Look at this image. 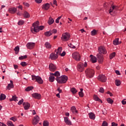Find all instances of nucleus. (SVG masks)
Instances as JSON below:
<instances>
[{
  "label": "nucleus",
  "instance_id": "obj_1",
  "mask_svg": "<svg viewBox=\"0 0 126 126\" xmlns=\"http://www.w3.org/2000/svg\"><path fill=\"white\" fill-rule=\"evenodd\" d=\"M39 21H36L35 22L32 24V27L31 28V31L33 34L35 33H38L39 32L38 27H39Z\"/></svg>",
  "mask_w": 126,
  "mask_h": 126
},
{
  "label": "nucleus",
  "instance_id": "obj_2",
  "mask_svg": "<svg viewBox=\"0 0 126 126\" xmlns=\"http://www.w3.org/2000/svg\"><path fill=\"white\" fill-rule=\"evenodd\" d=\"M55 79L60 84H63L66 83V81L68 80V78L65 75H62L61 77H56Z\"/></svg>",
  "mask_w": 126,
  "mask_h": 126
},
{
  "label": "nucleus",
  "instance_id": "obj_3",
  "mask_svg": "<svg viewBox=\"0 0 126 126\" xmlns=\"http://www.w3.org/2000/svg\"><path fill=\"white\" fill-rule=\"evenodd\" d=\"M85 73L88 78H92L95 74V71L93 69L88 68L85 70Z\"/></svg>",
  "mask_w": 126,
  "mask_h": 126
},
{
  "label": "nucleus",
  "instance_id": "obj_4",
  "mask_svg": "<svg viewBox=\"0 0 126 126\" xmlns=\"http://www.w3.org/2000/svg\"><path fill=\"white\" fill-rule=\"evenodd\" d=\"M32 79L33 81L35 80L38 84H43L44 81L42 79V78L39 76L32 75Z\"/></svg>",
  "mask_w": 126,
  "mask_h": 126
},
{
  "label": "nucleus",
  "instance_id": "obj_5",
  "mask_svg": "<svg viewBox=\"0 0 126 126\" xmlns=\"http://www.w3.org/2000/svg\"><path fill=\"white\" fill-rule=\"evenodd\" d=\"M87 63H79L77 65V69L79 72L84 71L85 67H87Z\"/></svg>",
  "mask_w": 126,
  "mask_h": 126
},
{
  "label": "nucleus",
  "instance_id": "obj_6",
  "mask_svg": "<svg viewBox=\"0 0 126 126\" xmlns=\"http://www.w3.org/2000/svg\"><path fill=\"white\" fill-rule=\"evenodd\" d=\"M70 38V34L68 32H65L62 34V37H61V39L62 41H68L69 40V38Z\"/></svg>",
  "mask_w": 126,
  "mask_h": 126
},
{
  "label": "nucleus",
  "instance_id": "obj_7",
  "mask_svg": "<svg viewBox=\"0 0 126 126\" xmlns=\"http://www.w3.org/2000/svg\"><path fill=\"white\" fill-rule=\"evenodd\" d=\"M119 8V7L116 5H111V7L109 9V13L111 14V15H112L113 16H115V15H114V11H116Z\"/></svg>",
  "mask_w": 126,
  "mask_h": 126
},
{
  "label": "nucleus",
  "instance_id": "obj_8",
  "mask_svg": "<svg viewBox=\"0 0 126 126\" xmlns=\"http://www.w3.org/2000/svg\"><path fill=\"white\" fill-rule=\"evenodd\" d=\"M72 58L74 60H75L77 62H80V54L77 52H75L72 54Z\"/></svg>",
  "mask_w": 126,
  "mask_h": 126
},
{
  "label": "nucleus",
  "instance_id": "obj_9",
  "mask_svg": "<svg viewBox=\"0 0 126 126\" xmlns=\"http://www.w3.org/2000/svg\"><path fill=\"white\" fill-rule=\"evenodd\" d=\"M97 79L99 81H100V82H106V81H107V77H106L105 75L103 74L98 76Z\"/></svg>",
  "mask_w": 126,
  "mask_h": 126
},
{
  "label": "nucleus",
  "instance_id": "obj_10",
  "mask_svg": "<svg viewBox=\"0 0 126 126\" xmlns=\"http://www.w3.org/2000/svg\"><path fill=\"white\" fill-rule=\"evenodd\" d=\"M99 54H103V55H106L107 54V50H106V48L104 46H100L98 49Z\"/></svg>",
  "mask_w": 126,
  "mask_h": 126
},
{
  "label": "nucleus",
  "instance_id": "obj_11",
  "mask_svg": "<svg viewBox=\"0 0 126 126\" xmlns=\"http://www.w3.org/2000/svg\"><path fill=\"white\" fill-rule=\"evenodd\" d=\"M96 57V59L98 63H103L104 61V57H103V55L100 53H98L97 54Z\"/></svg>",
  "mask_w": 126,
  "mask_h": 126
},
{
  "label": "nucleus",
  "instance_id": "obj_12",
  "mask_svg": "<svg viewBox=\"0 0 126 126\" xmlns=\"http://www.w3.org/2000/svg\"><path fill=\"white\" fill-rule=\"evenodd\" d=\"M39 121H40V117L38 115H36L32 120V125L36 126L39 123Z\"/></svg>",
  "mask_w": 126,
  "mask_h": 126
},
{
  "label": "nucleus",
  "instance_id": "obj_13",
  "mask_svg": "<svg viewBox=\"0 0 126 126\" xmlns=\"http://www.w3.org/2000/svg\"><path fill=\"white\" fill-rule=\"evenodd\" d=\"M59 58V55L56 53H52L50 55L49 59L52 61H55Z\"/></svg>",
  "mask_w": 126,
  "mask_h": 126
},
{
  "label": "nucleus",
  "instance_id": "obj_14",
  "mask_svg": "<svg viewBox=\"0 0 126 126\" xmlns=\"http://www.w3.org/2000/svg\"><path fill=\"white\" fill-rule=\"evenodd\" d=\"M27 49L29 50H32L35 47V43L34 42H28L26 45Z\"/></svg>",
  "mask_w": 126,
  "mask_h": 126
},
{
  "label": "nucleus",
  "instance_id": "obj_15",
  "mask_svg": "<svg viewBox=\"0 0 126 126\" xmlns=\"http://www.w3.org/2000/svg\"><path fill=\"white\" fill-rule=\"evenodd\" d=\"M90 58H91L90 62H91L92 63H97V58L96 57L93 56V55H91Z\"/></svg>",
  "mask_w": 126,
  "mask_h": 126
},
{
  "label": "nucleus",
  "instance_id": "obj_16",
  "mask_svg": "<svg viewBox=\"0 0 126 126\" xmlns=\"http://www.w3.org/2000/svg\"><path fill=\"white\" fill-rule=\"evenodd\" d=\"M10 83L8 84L6 87L7 90H10V89H12L14 88V86L13 85V82L12 80L10 81Z\"/></svg>",
  "mask_w": 126,
  "mask_h": 126
},
{
  "label": "nucleus",
  "instance_id": "obj_17",
  "mask_svg": "<svg viewBox=\"0 0 126 126\" xmlns=\"http://www.w3.org/2000/svg\"><path fill=\"white\" fill-rule=\"evenodd\" d=\"M49 69L50 71H55L57 69V66H56V65L53 63H50L49 64Z\"/></svg>",
  "mask_w": 126,
  "mask_h": 126
},
{
  "label": "nucleus",
  "instance_id": "obj_18",
  "mask_svg": "<svg viewBox=\"0 0 126 126\" xmlns=\"http://www.w3.org/2000/svg\"><path fill=\"white\" fill-rule=\"evenodd\" d=\"M32 97L34 98V99H37L38 100H40L41 99V94L38 93H34L32 94Z\"/></svg>",
  "mask_w": 126,
  "mask_h": 126
},
{
  "label": "nucleus",
  "instance_id": "obj_19",
  "mask_svg": "<svg viewBox=\"0 0 126 126\" xmlns=\"http://www.w3.org/2000/svg\"><path fill=\"white\" fill-rule=\"evenodd\" d=\"M42 8L44 10H49L50 9V3H46L43 4Z\"/></svg>",
  "mask_w": 126,
  "mask_h": 126
},
{
  "label": "nucleus",
  "instance_id": "obj_20",
  "mask_svg": "<svg viewBox=\"0 0 126 126\" xmlns=\"http://www.w3.org/2000/svg\"><path fill=\"white\" fill-rule=\"evenodd\" d=\"M8 11L10 13L12 14H14L17 11V8L16 7H11L9 8Z\"/></svg>",
  "mask_w": 126,
  "mask_h": 126
},
{
  "label": "nucleus",
  "instance_id": "obj_21",
  "mask_svg": "<svg viewBox=\"0 0 126 126\" xmlns=\"http://www.w3.org/2000/svg\"><path fill=\"white\" fill-rule=\"evenodd\" d=\"M64 123L66 124V125H67L68 126H71V125H72L71 121H70V120H68V118L64 117Z\"/></svg>",
  "mask_w": 126,
  "mask_h": 126
},
{
  "label": "nucleus",
  "instance_id": "obj_22",
  "mask_svg": "<svg viewBox=\"0 0 126 126\" xmlns=\"http://www.w3.org/2000/svg\"><path fill=\"white\" fill-rule=\"evenodd\" d=\"M23 105L25 110H28L30 108V103L28 102H23Z\"/></svg>",
  "mask_w": 126,
  "mask_h": 126
},
{
  "label": "nucleus",
  "instance_id": "obj_23",
  "mask_svg": "<svg viewBox=\"0 0 126 126\" xmlns=\"http://www.w3.org/2000/svg\"><path fill=\"white\" fill-rule=\"evenodd\" d=\"M70 111L72 112V114H78V111L76 110L75 106H72L70 108Z\"/></svg>",
  "mask_w": 126,
  "mask_h": 126
},
{
  "label": "nucleus",
  "instance_id": "obj_24",
  "mask_svg": "<svg viewBox=\"0 0 126 126\" xmlns=\"http://www.w3.org/2000/svg\"><path fill=\"white\" fill-rule=\"evenodd\" d=\"M94 101H98L100 103H103V102L102 101V100L100 99V98H99V97H98V95L96 94H94Z\"/></svg>",
  "mask_w": 126,
  "mask_h": 126
},
{
  "label": "nucleus",
  "instance_id": "obj_25",
  "mask_svg": "<svg viewBox=\"0 0 126 126\" xmlns=\"http://www.w3.org/2000/svg\"><path fill=\"white\" fill-rule=\"evenodd\" d=\"M23 15L25 18H30V14L26 11H24Z\"/></svg>",
  "mask_w": 126,
  "mask_h": 126
},
{
  "label": "nucleus",
  "instance_id": "obj_26",
  "mask_svg": "<svg viewBox=\"0 0 126 126\" xmlns=\"http://www.w3.org/2000/svg\"><path fill=\"white\" fill-rule=\"evenodd\" d=\"M89 117L91 120H95V114L92 112L89 113Z\"/></svg>",
  "mask_w": 126,
  "mask_h": 126
},
{
  "label": "nucleus",
  "instance_id": "obj_27",
  "mask_svg": "<svg viewBox=\"0 0 126 126\" xmlns=\"http://www.w3.org/2000/svg\"><path fill=\"white\" fill-rule=\"evenodd\" d=\"M54 22H55V20H54V19H53L52 17H50L48 19V21L47 22L49 25H52V24H53V23H54Z\"/></svg>",
  "mask_w": 126,
  "mask_h": 126
},
{
  "label": "nucleus",
  "instance_id": "obj_28",
  "mask_svg": "<svg viewBox=\"0 0 126 126\" xmlns=\"http://www.w3.org/2000/svg\"><path fill=\"white\" fill-rule=\"evenodd\" d=\"M18 97H17L16 95H13L12 97L9 99V101L10 102H12V101H15V102H16V101H18Z\"/></svg>",
  "mask_w": 126,
  "mask_h": 126
},
{
  "label": "nucleus",
  "instance_id": "obj_29",
  "mask_svg": "<svg viewBox=\"0 0 126 126\" xmlns=\"http://www.w3.org/2000/svg\"><path fill=\"white\" fill-rule=\"evenodd\" d=\"M19 50H20L19 46H17L15 47V48L14 49V51H15L16 55H18L19 53Z\"/></svg>",
  "mask_w": 126,
  "mask_h": 126
},
{
  "label": "nucleus",
  "instance_id": "obj_30",
  "mask_svg": "<svg viewBox=\"0 0 126 126\" xmlns=\"http://www.w3.org/2000/svg\"><path fill=\"white\" fill-rule=\"evenodd\" d=\"M121 43L119 42V38H116L114 41H113V45H115V46H117V45H120Z\"/></svg>",
  "mask_w": 126,
  "mask_h": 126
},
{
  "label": "nucleus",
  "instance_id": "obj_31",
  "mask_svg": "<svg viewBox=\"0 0 126 126\" xmlns=\"http://www.w3.org/2000/svg\"><path fill=\"white\" fill-rule=\"evenodd\" d=\"M62 51H63V47H58L56 54H58V55L61 54V53H62Z\"/></svg>",
  "mask_w": 126,
  "mask_h": 126
},
{
  "label": "nucleus",
  "instance_id": "obj_32",
  "mask_svg": "<svg viewBox=\"0 0 126 126\" xmlns=\"http://www.w3.org/2000/svg\"><path fill=\"white\" fill-rule=\"evenodd\" d=\"M121 84H122L121 80L118 79L115 80V85H116V86H120Z\"/></svg>",
  "mask_w": 126,
  "mask_h": 126
},
{
  "label": "nucleus",
  "instance_id": "obj_33",
  "mask_svg": "<svg viewBox=\"0 0 126 126\" xmlns=\"http://www.w3.org/2000/svg\"><path fill=\"white\" fill-rule=\"evenodd\" d=\"M45 46L47 48V49H51L52 48V46L50 44V43L47 42L45 43Z\"/></svg>",
  "mask_w": 126,
  "mask_h": 126
},
{
  "label": "nucleus",
  "instance_id": "obj_34",
  "mask_svg": "<svg viewBox=\"0 0 126 126\" xmlns=\"http://www.w3.org/2000/svg\"><path fill=\"white\" fill-rule=\"evenodd\" d=\"M44 35H45V36H46V37H50V36H52V33L50 31L46 32L44 33Z\"/></svg>",
  "mask_w": 126,
  "mask_h": 126
},
{
  "label": "nucleus",
  "instance_id": "obj_35",
  "mask_svg": "<svg viewBox=\"0 0 126 126\" xmlns=\"http://www.w3.org/2000/svg\"><path fill=\"white\" fill-rule=\"evenodd\" d=\"M5 98H6L5 94H1L0 95V101H2V100H4Z\"/></svg>",
  "mask_w": 126,
  "mask_h": 126
},
{
  "label": "nucleus",
  "instance_id": "obj_36",
  "mask_svg": "<svg viewBox=\"0 0 126 126\" xmlns=\"http://www.w3.org/2000/svg\"><path fill=\"white\" fill-rule=\"evenodd\" d=\"M50 82H54L55 81V77L54 76H50L49 77Z\"/></svg>",
  "mask_w": 126,
  "mask_h": 126
},
{
  "label": "nucleus",
  "instance_id": "obj_37",
  "mask_svg": "<svg viewBox=\"0 0 126 126\" xmlns=\"http://www.w3.org/2000/svg\"><path fill=\"white\" fill-rule=\"evenodd\" d=\"M97 31H96V30H93L91 33L92 36H95V35H97Z\"/></svg>",
  "mask_w": 126,
  "mask_h": 126
},
{
  "label": "nucleus",
  "instance_id": "obj_38",
  "mask_svg": "<svg viewBox=\"0 0 126 126\" xmlns=\"http://www.w3.org/2000/svg\"><path fill=\"white\" fill-rule=\"evenodd\" d=\"M70 91L73 94H75V93L77 92V90H76V89H75V88H72L70 89Z\"/></svg>",
  "mask_w": 126,
  "mask_h": 126
},
{
  "label": "nucleus",
  "instance_id": "obj_39",
  "mask_svg": "<svg viewBox=\"0 0 126 126\" xmlns=\"http://www.w3.org/2000/svg\"><path fill=\"white\" fill-rule=\"evenodd\" d=\"M34 88L32 86L31 87H28L26 89H25V91H26L27 92H28L29 91H31V90H32V89H33Z\"/></svg>",
  "mask_w": 126,
  "mask_h": 126
},
{
  "label": "nucleus",
  "instance_id": "obj_40",
  "mask_svg": "<svg viewBox=\"0 0 126 126\" xmlns=\"http://www.w3.org/2000/svg\"><path fill=\"white\" fill-rule=\"evenodd\" d=\"M115 56H116V53L115 52L112 53L109 56L110 59L112 60V59H113V58H115Z\"/></svg>",
  "mask_w": 126,
  "mask_h": 126
},
{
  "label": "nucleus",
  "instance_id": "obj_41",
  "mask_svg": "<svg viewBox=\"0 0 126 126\" xmlns=\"http://www.w3.org/2000/svg\"><path fill=\"white\" fill-rule=\"evenodd\" d=\"M26 59H27V55H25V56H21L20 57H19V60H26Z\"/></svg>",
  "mask_w": 126,
  "mask_h": 126
},
{
  "label": "nucleus",
  "instance_id": "obj_42",
  "mask_svg": "<svg viewBox=\"0 0 126 126\" xmlns=\"http://www.w3.org/2000/svg\"><path fill=\"white\" fill-rule=\"evenodd\" d=\"M107 101L108 102V103H109V104H113V103H114V101L113 100V99H112L111 98H108L107 99Z\"/></svg>",
  "mask_w": 126,
  "mask_h": 126
},
{
  "label": "nucleus",
  "instance_id": "obj_43",
  "mask_svg": "<svg viewBox=\"0 0 126 126\" xmlns=\"http://www.w3.org/2000/svg\"><path fill=\"white\" fill-rule=\"evenodd\" d=\"M10 121H13V122H16L17 121V117L14 116L10 118Z\"/></svg>",
  "mask_w": 126,
  "mask_h": 126
},
{
  "label": "nucleus",
  "instance_id": "obj_44",
  "mask_svg": "<svg viewBox=\"0 0 126 126\" xmlns=\"http://www.w3.org/2000/svg\"><path fill=\"white\" fill-rule=\"evenodd\" d=\"M58 32L56 29H53L52 31H50V33H51V35L53 34H56Z\"/></svg>",
  "mask_w": 126,
  "mask_h": 126
},
{
  "label": "nucleus",
  "instance_id": "obj_45",
  "mask_svg": "<svg viewBox=\"0 0 126 126\" xmlns=\"http://www.w3.org/2000/svg\"><path fill=\"white\" fill-rule=\"evenodd\" d=\"M99 92H100V93H104V92H105V90L104 89V88L103 87H100L99 88Z\"/></svg>",
  "mask_w": 126,
  "mask_h": 126
},
{
  "label": "nucleus",
  "instance_id": "obj_46",
  "mask_svg": "<svg viewBox=\"0 0 126 126\" xmlns=\"http://www.w3.org/2000/svg\"><path fill=\"white\" fill-rule=\"evenodd\" d=\"M68 46L72 49H75L76 48L75 46L73 45L72 43H69V44H68Z\"/></svg>",
  "mask_w": 126,
  "mask_h": 126
},
{
  "label": "nucleus",
  "instance_id": "obj_47",
  "mask_svg": "<svg viewBox=\"0 0 126 126\" xmlns=\"http://www.w3.org/2000/svg\"><path fill=\"white\" fill-rule=\"evenodd\" d=\"M61 75L60 74V72L59 71H56L54 73V76H56L57 77H59L58 76H60Z\"/></svg>",
  "mask_w": 126,
  "mask_h": 126
},
{
  "label": "nucleus",
  "instance_id": "obj_48",
  "mask_svg": "<svg viewBox=\"0 0 126 126\" xmlns=\"http://www.w3.org/2000/svg\"><path fill=\"white\" fill-rule=\"evenodd\" d=\"M23 24H24V21L23 20H20L18 23V25H23Z\"/></svg>",
  "mask_w": 126,
  "mask_h": 126
},
{
  "label": "nucleus",
  "instance_id": "obj_49",
  "mask_svg": "<svg viewBox=\"0 0 126 126\" xmlns=\"http://www.w3.org/2000/svg\"><path fill=\"white\" fill-rule=\"evenodd\" d=\"M43 126H49V122L48 121H45L43 122Z\"/></svg>",
  "mask_w": 126,
  "mask_h": 126
},
{
  "label": "nucleus",
  "instance_id": "obj_50",
  "mask_svg": "<svg viewBox=\"0 0 126 126\" xmlns=\"http://www.w3.org/2000/svg\"><path fill=\"white\" fill-rule=\"evenodd\" d=\"M38 32L39 31H40V30H43V29H44V28H45V27H44V26H38Z\"/></svg>",
  "mask_w": 126,
  "mask_h": 126
},
{
  "label": "nucleus",
  "instance_id": "obj_51",
  "mask_svg": "<svg viewBox=\"0 0 126 126\" xmlns=\"http://www.w3.org/2000/svg\"><path fill=\"white\" fill-rule=\"evenodd\" d=\"M101 126H108V123L106 121H103Z\"/></svg>",
  "mask_w": 126,
  "mask_h": 126
},
{
  "label": "nucleus",
  "instance_id": "obj_52",
  "mask_svg": "<svg viewBox=\"0 0 126 126\" xmlns=\"http://www.w3.org/2000/svg\"><path fill=\"white\" fill-rule=\"evenodd\" d=\"M65 52L63 51L62 53H60V54H59V56H61V57H64V56H65Z\"/></svg>",
  "mask_w": 126,
  "mask_h": 126
},
{
  "label": "nucleus",
  "instance_id": "obj_53",
  "mask_svg": "<svg viewBox=\"0 0 126 126\" xmlns=\"http://www.w3.org/2000/svg\"><path fill=\"white\" fill-rule=\"evenodd\" d=\"M79 95L80 96V97H83V96H84V94H83V93L82 92H79Z\"/></svg>",
  "mask_w": 126,
  "mask_h": 126
},
{
  "label": "nucleus",
  "instance_id": "obj_54",
  "mask_svg": "<svg viewBox=\"0 0 126 126\" xmlns=\"http://www.w3.org/2000/svg\"><path fill=\"white\" fill-rule=\"evenodd\" d=\"M24 100L23 99H22L21 100H20L18 103V105H22V103H23L24 102Z\"/></svg>",
  "mask_w": 126,
  "mask_h": 126
},
{
  "label": "nucleus",
  "instance_id": "obj_55",
  "mask_svg": "<svg viewBox=\"0 0 126 126\" xmlns=\"http://www.w3.org/2000/svg\"><path fill=\"white\" fill-rule=\"evenodd\" d=\"M111 126H118V124H117L115 122H112L111 123Z\"/></svg>",
  "mask_w": 126,
  "mask_h": 126
},
{
  "label": "nucleus",
  "instance_id": "obj_56",
  "mask_svg": "<svg viewBox=\"0 0 126 126\" xmlns=\"http://www.w3.org/2000/svg\"><path fill=\"white\" fill-rule=\"evenodd\" d=\"M42 0H35V1L36 3H41Z\"/></svg>",
  "mask_w": 126,
  "mask_h": 126
},
{
  "label": "nucleus",
  "instance_id": "obj_57",
  "mask_svg": "<svg viewBox=\"0 0 126 126\" xmlns=\"http://www.w3.org/2000/svg\"><path fill=\"white\" fill-rule=\"evenodd\" d=\"M23 4H24V5H25L26 6L29 7V3L27 2H23Z\"/></svg>",
  "mask_w": 126,
  "mask_h": 126
},
{
  "label": "nucleus",
  "instance_id": "obj_58",
  "mask_svg": "<svg viewBox=\"0 0 126 126\" xmlns=\"http://www.w3.org/2000/svg\"><path fill=\"white\" fill-rule=\"evenodd\" d=\"M20 8V9H21V10H22V9H23V7L22 6V5H20L19 6L17 7V8Z\"/></svg>",
  "mask_w": 126,
  "mask_h": 126
},
{
  "label": "nucleus",
  "instance_id": "obj_59",
  "mask_svg": "<svg viewBox=\"0 0 126 126\" xmlns=\"http://www.w3.org/2000/svg\"><path fill=\"white\" fill-rule=\"evenodd\" d=\"M115 72L118 75H121V73L120 72V71L116 70Z\"/></svg>",
  "mask_w": 126,
  "mask_h": 126
},
{
  "label": "nucleus",
  "instance_id": "obj_60",
  "mask_svg": "<svg viewBox=\"0 0 126 126\" xmlns=\"http://www.w3.org/2000/svg\"><path fill=\"white\" fill-rule=\"evenodd\" d=\"M53 4L55 5L58 6V4L57 3V0H53Z\"/></svg>",
  "mask_w": 126,
  "mask_h": 126
},
{
  "label": "nucleus",
  "instance_id": "obj_61",
  "mask_svg": "<svg viewBox=\"0 0 126 126\" xmlns=\"http://www.w3.org/2000/svg\"><path fill=\"white\" fill-rule=\"evenodd\" d=\"M0 126H7L6 125L3 123L0 122Z\"/></svg>",
  "mask_w": 126,
  "mask_h": 126
},
{
  "label": "nucleus",
  "instance_id": "obj_62",
  "mask_svg": "<svg viewBox=\"0 0 126 126\" xmlns=\"http://www.w3.org/2000/svg\"><path fill=\"white\" fill-rule=\"evenodd\" d=\"M57 91L59 92V94H60V93H62V90H60V88H58V89H57Z\"/></svg>",
  "mask_w": 126,
  "mask_h": 126
},
{
  "label": "nucleus",
  "instance_id": "obj_63",
  "mask_svg": "<svg viewBox=\"0 0 126 126\" xmlns=\"http://www.w3.org/2000/svg\"><path fill=\"white\" fill-rule=\"evenodd\" d=\"M22 66H26L27 65V63H21Z\"/></svg>",
  "mask_w": 126,
  "mask_h": 126
},
{
  "label": "nucleus",
  "instance_id": "obj_64",
  "mask_svg": "<svg viewBox=\"0 0 126 126\" xmlns=\"http://www.w3.org/2000/svg\"><path fill=\"white\" fill-rule=\"evenodd\" d=\"M122 103L123 105H126V101H125V100H122Z\"/></svg>",
  "mask_w": 126,
  "mask_h": 126
}]
</instances>
